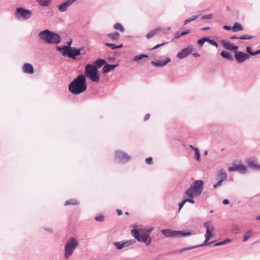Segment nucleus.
Returning <instances> with one entry per match:
<instances>
[{"label": "nucleus", "mask_w": 260, "mask_h": 260, "mask_svg": "<svg viewBox=\"0 0 260 260\" xmlns=\"http://www.w3.org/2000/svg\"><path fill=\"white\" fill-rule=\"evenodd\" d=\"M87 88L85 75L81 74L75 78L69 85V90L74 94H79Z\"/></svg>", "instance_id": "nucleus-1"}, {"label": "nucleus", "mask_w": 260, "mask_h": 260, "mask_svg": "<svg viewBox=\"0 0 260 260\" xmlns=\"http://www.w3.org/2000/svg\"><path fill=\"white\" fill-rule=\"evenodd\" d=\"M40 39L48 44H58L61 42V37L57 33L45 29L38 35Z\"/></svg>", "instance_id": "nucleus-2"}, {"label": "nucleus", "mask_w": 260, "mask_h": 260, "mask_svg": "<svg viewBox=\"0 0 260 260\" xmlns=\"http://www.w3.org/2000/svg\"><path fill=\"white\" fill-rule=\"evenodd\" d=\"M204 182L202 180L194 181L185 192V194L189 198H193L195 196L200 195L203 190Z\"/></svg>", "instance_id": "nucleus-3"}, {"label": "nucleus", "mask_w": 260, "mask_h": 260, "mask_svg": "<svg viewBox=\"0 0 260 260\" xmlns=\"http://www.w3.org/2000/svg\"><path fill=\"white\" fill-rule=\"evenodd\" d=\"M85 76L91 81L98 82L100 80V75L99 74L98 70L93 64L88 63L85 67Z\"/></svg>", "instance_id": "nucleus-4"}, {"label": "nucleus", "mask_w": 260, "mask_h": 260, "mask_svg": "<svg viewBox=\"0 0 260 260\" xmlns=\"http://www.w3.org/2000/svg\"><path fill=\"white\" fill-rule=\"evenodd\" d=\"M78 244L76 238L71 237L68 239L64 246V257L66 259H68L73 254Z\"/></svg>", "instance_id": "nucleus-5"}, {"label": "nucleus", "mask_w": 260, "mask_h": 260, "mask_svg": "<svg viewBox=\"0 0 260 260\" xmlns=\"http://www.w3.org/2000/svg\"><path fill=\"white\" fill-rule=\"evenodd\" d=\"M161 233L166 237H177L188 236L191 235V233L185 231H173L171 229H165L161 231Z\"/></svg>", "instance_id": "nucleus-6"}, {"label": "nucleus", "mask_w": 260, "mask_h": 260, "mask_svg": "<svg viewBox=\"0 0 260 260\" xmlns=\"http://www.w3.org/2000/svg\"><path fill=\"white\" fill-rule=\"evenodd\" d=\"M32 15L31 11L24 9L22 7L18 8L15 12V16L17 18L26 19L30 17Z\"/></svg>", "instance_id": "nucleus-7"}, {"label": "nucleus", "mask_w": 260, "mask_h": 260, "mask_svg": "<svg viewBox=\"0 0 260 260\" xmlns=\"http://www.w3.org/2000/svg\"><path fill=\"white\" fill-rule=\"evenodd\" d=\"M115 158L116 159H118L119 162L122 163H126L131 158L130 156L122 151H116Z\"/></svg>", "instance_id": "nucleus-8"}, {"label": "nucleus", "mask_w": 260, "mask_h": 260, "mask_svg": "<svg viewBox=\"0 0 260 260\" xmlns=\"http://www.w3.org/2000/svg\"><path fill=\"white\" fill-rule=\"evenodd\" d=\"M83 48L77 49L73 47L71 48V50L63 53L64 56H68L73 59H76L77 56L80 55L81 54V51H83Z\"/></svg>", "instance_id": "nucleus-9"}, {"label": "nucleus", "mask_w": 260, "mask_h": 260, "mask_svg": "<svg viewBox=\"0 0 260 260\" xmlns=\"http://www.w3.org/2000/svg\"><path fill=\"white\" fill-rule=\"evenodd\" d=\"M234 56L237 61L239 63H243L250 58L249 55L242 51H234Z\"/></svg>", "instance_id": "nucleus-10"}, {"label": "nucleus", "mask_w": 260, "mask_h": 260, "mask_svg": "<svg viewBox=\"0 0 260 260\" xmlns=\"http://www.w3.org/2000/svg\"><path fill=\"white\" fill-rule=\"evenodd\" d=\"M136 242L134 240H126L125 241L115 242L113 245L117 250H121L123 248L128 247Z\"/></svg>", "instance_id": "nucleus-11"}, {"label": "nucleus", "mask_w": 260, "mask_h": 260, "mask_svg": "<svg viewBox=\"0 0 260 260\" xmlns=\"http://www.w3.org/2000/svg\"><path fill=\"white\" fill-rule=\"evenodd\" d=\"M204 226L206 229L205 237L210 239L213 236L212 232L215 229L213 223L211 221H207L204 224Z\"/></svg>", "instance_id": "nucleus-12"}, {"label": "nucleus", "mask_w": 260, "mask_h": 260, "mask_svg": "<svg viewBox=\"0 0 260 260\" xmlns=\"http://www.w3.org/2000/svg\"><path fill=\"white\" fill-rule=\"evenodd\" d=\"M193 49L194 48L192 46H188L186 48H185L179 51L177 55V57L179 59L184 58L189 54L192 53Z\"/></svg>", "instance_id": "nucleus-13"}, {"label": "nucleus", "mask_w": 260, "mask_h": 260, "mask_svg": "<svg viewBox=\"0 0 260 260\" xmlns=\"http://www.w3.org/2000/svg\"><path fill=\"white\" fill-rule=\"evenodd\" d=\"M247 167L243 165H236L233 164V166L229 168L230 172L238 171L241 174H245L247 172Z\"/></svg>", "instance_id": "nucleus-14"}, {"label": "nucleus", "mask_w": 260, "mask_h": 260, "mask_svg": "<svg viewBox=\"0 0 260 260\" xmlns=\"http://www.w3.org/2000/svg\"><path fill=\"white\" fill-rule=\"evenodd\" d=\"M76 1L77 0H68L66 2L62 3L58 7L59 10L62 12L66 11L68 9V8Z\"/></svg>", "instance_id": "nucleus-15"}, {"label": "nucleus", "mask_w": 260, "mask_h": 260, "mask_svg": "<svg viewBox=\"0 0 260 260\" xmlns=\"http://www.w3.org/2000/svg\"><path fill=\"white\" fill-rule=\"evenodd\" d=\"M221 43L223 46L227 50L235 51H237V50L238 49V46L234 45L231 42L225 40H222Z\"/></svg>", "instance_id": "nucleus-16"}, {"label": "nucleus", "mask_w": 260, "mask_h": 260, "mask_svg": "<svg viewBox=\"0 0 260 260\" xmlns=\"http://www.w3.org/2000/svg\"><path fill=\"white\" fill-rule=\"evenodd\" d=\"M149 235L148 233H145L140 235L139 239H138V241L139 242H143L146 243L147 245H149L151 242V239H149Z\"/></svg>", "instance_id": "nucleus-17"}, {"label": "nucleus", "mask_w": 260, "mask_h": 260, "mask_svg": "<svg viewBox=\"0 0 260 260\" xmlns=\"http://www.w3.org/2000/svg\"><path fill=\"white\" fill-rule=\"evenodd\" d=\"M171 59L169 57H167L165 60H157L151 61V64L155 67H164L168 63L170 62Z\"/></svg>", "instance_id": "nucleus-18"}, {"label": "nucleus", "mask_w": 260, "mask_h": 260, "mask_svg": "<svg viewBox=\"0 0 260 260\" xmlns=\"http://www.w3.org/2000/svg\"><path fill=\"white\" fill-rule=\"evenodd\" d=\"M118 66V64H109L106 63L102 69V72L103 74H106L111 71L114 70Z\"/></svg>", "instance_id": "nucleus-19"}, {"label": "nucleus", "mask_w": 260, "mask_h": 260, "mask_svg": "<svg viewBox=\"0 0 260 260\" xmlns=\"http://www.w3.org/2000/svg\"><path fill=\"white\" fill-rule=\"evenodd\" d=\"M22 69L23 72L25 73L31 74L34 72L33 66L29 63L24 64Z\"/></svg>", "instance_id": "nucleus-20"}, {"label": "nucleus", "mask_w": 260, "mask_h": 260, "mask_svg": "<svg viewBox=\"0 0 260 260\" xmlns=\"http://www.w3.org/2000/svg\"><path fill=\"white\" fill-rule=\"evenodd\" d=\"M218 179L222 180V181H225L227 179V174L226 172L223 169H220L217 172Z\"/></svg>", "instance_id": "nucleus-21"}, {"label": "nucleus", "mask_w": 260, "mask_h": 260, "mask_svg": "<svg viewBox=\"0 0 260 260\" xmlns=\"http://www.w3.org/2000/svg\"><path fill=\"white\" fill-rule=\"evenodd\" d=\"M164 30V28L161 27H158L155 29L152 30L150 32L147 34L146 36V38L148 39L151 38L155 36L159 31Z\"/></svg>", "instance_id": "nucleus-22"}, {"label": "nucleus", "mask_w": 260, "mask_h": 260, "mask_svg": "<svg viewBox=\"0 0 260 260\" xmlns=\"http://www.w3.org/2000/svg\"><path fill=\"white\" fill-rule=\"evenodd\" d=\"M220 55L223 58H224L228 60H234V58L233 56L228 51H222L220 53Z\"/></svg>", "instance_id": "nucleus-23"}, {"label": "nucleus", "mask_w": 260, "mask_h": 260, "mask_svg": "<svg viewBox=\"0 0 260 260\" xmlns=\"http://www.w3.org/2000/svg\"><path fill=\"white\" fill-rule=\"evenodd\" d=\"M106 63V61L104 59L98 58L94 62V65L97 67V69L98 68H100L103 66H105Z\"/></svg>", "instance_id": "nucleus-24"}, {"label": "nucleus", "mask_w": 260, "mask_h": 260, "mask_svg": "<svg viewBox=\"0 0 260 260\" xmlns=\"http://www.w3.org/2000/svg\"><path fill=\"white\" fill-rule=\"evenodd\" d=\"M247 164L249 167L255 170H258L260 168V166L256 164L255 162L252 160H248L247 161Z\"/></svg>", "instance_id": "nucleus-25"}, {"label": "nucleus", "mask_w": 260, "mask_h": 260, "mask_svg": "<svg viewBox=\"0 0 260 260\" xmlns=\"http://www.w3.org/2000/svg\"><path fill=\"white\" fill-rule=\"evenodd\" d=\"M243 29H244V28L242 26V25L238 22H236L234 24V25L232 26V30L234 32H237L239 31H241V30H243Z\"/></svg>", "instance_id": "nucleus-26"}, {"label": "nucleus", "mask_w": 260, "mask_h": 260, "mask_svg": "<svg viewBox=\"0 0 260 260\" xmlns=\"http://www.w3.org/2000/svg\"><path fill=\"white\" fill-rule=\"evenodd\" d=\"M120 34L118 32L110 33L108 35V37L112 41H117L119 39Z\"/></svg>", "instance_id": "nucleus-27"}, {"label": "nucleus", "mask_w": 260, "mask_h": 260, "mask_svg": "<svg viewBox=\"0 0 260 260\" xmlns=\"http://www.w3.org/2000/svg\"><path fill=\"white\" fill-rule=\"evenodd\" d=\"M191 32L190 29H187L185 31H183L181 33H179V32H176L175 34L174 38L175 39L179 38L181 37L184 36L187 34H189Z\"/></svg>", "instance_id": "nucleus-28"}, {"label": "nucleus", "mask_w": 260, "mask_h": 260, "mask_svg": "<svg viewBox=\"0 0 260 260\" xmlns=\"http://www.w3.org/2000/svg\"><path fill=\"white\" fill-rule=\"evenodd\" d=\"M36 2L40 6L47 7L51 3V0H36Z\"/></svg>", "instance_id": "nucleus-29"}, {"label": "nucleus", "mask_w": 260, "mask_h": 260, "mask_svg": "<svg viewBox=\"0 0 260 260\" xmlns=\"http://www.w3.org/2000/svg\"><path fill=\"white\" fill-rule=\"evenodd\" d=\"M105 45L106 46L110 47L111 48V49H112V50H114V49H116L121 48L123 46V44H120L119 45H116L115 44H111V43H105Z\"/></svg>", "instance_id": "nucleus-30"}, {"label": "nucleus", "mask_w": 260, "mask_h": 260, "mask_svg": "<svg viewBox=\"0 0 260 260\" xmlns=\"http://www.w3.org/2000/svg\"><path fill=\"white\" fill-rule=\"evenodd\" d=\"M114 28L116 30H119L121 32H124L125 30L122 24L120 23H116L114 25Z\"/></svg>", "instance_id": "nucleus-31"}, {"label": "nucleus", "mask_w": 260, "mask_h": 260, "mask_svg": "<svg viewBox=\"0 0 260 260\" xmlns=\"http://www.w3.org/2000/svg\"><path fill=\"white\" fill-rule=\"evenodd\" d=\"M77 204H78L77 201L75 199H72L67 201L64 203V206H68L70 205H74Z\"/></svg>", "instance_id": "nucleus-32"}, {"label": "nucleus", "mask_w": 260, "mask_h": 260, "mask_svg": "<svg viewBox=\"0 0 260 260\" xmlns=\"http://www.w3.org/2000/svg\"><path fill=\"white\" fill-rule=\"evenodd\" d=\"M132 235L133 236V237L138 240V239H139L140 238V233L139 231L137 229H134L132 230L131 231Z\"/></svg>", "instance_id": "nucleus-33"}, {"label": "nucleus", "mask_w": 260, "mask_h": 260, "mask_svg": "<svg viewBox=\"0 0 260 260\" xmlns=\"http://www.w3.org/2000/svg\"><path fill=\"white\" fill-rule=\"evenodd\" d=\"M252 234V231L251 230H249L247 231L243 236V242L246 241Z\"/></svg>", "instance_id": "nucleus-34"}, {"label": "nucleus", "mask_w": 260, "mask_h": 260, "mask_svg": "<svg viewBox=\"0 0 260 260\" xmlns=\"http://www.w3.org/2000/svg\"><path fill=\"white\" fill-rule=\"evenodd\" d=\"M148 57V55L142 54H140L139 55H137V56H135L134 58L133 59V60L134 61H138L144 57Z\"/></svg>", "instance_id": "nucleus-35"}, {"label": "nucleus", "mask_w": 260, "mask_h": 260, "mask_svg": "<svg viewBox=\"0 0 260 260\" xmlns=\"http://www.w3.org/2000/svg\"><path fill=\"white\" fill-rule=\"evenodd\" d=\"M198 18V15H196V16H193L189 18L188 19H186L184 21V25H186L188 23H190V22H192V21L197 19Z\"/></svg>", "instance_id": "nucleus-36"}, {"label": "nucleus", "mask_w": 260, "mask_h": 260, "mask_svg": "<svg viewBox=\"0 0 260 260\" xmlns=\"http://www.w3.org/2000/svg\"><path fill=\"white\" fill-rule=\"evenodd\" d=\"M207 41H208L207 37L203 38L201 39H200L198 41V44L200 47H202L204 44L205 42H207Z\"/></svg>", "instance_id": "nucleus-37"}, {"label": "nucleus", "mask_w": 260, "mask_h": 260, "mask_svg": "<svg viewBox=\"0 0 260 260\" xmlns=\"http://www.w3.org/2000/svg\"><path fill=\"white\" fill-rule=\"evenodd\" d=\"M194 152H195L194 158H196V159L197 161H200L201 157H200V151H199V149L198 148H196V149H194Z\"/></svg>", "instance_id": "nucleus-38"}, {"label": "nucleus", "mask_w": 260, "mask_h": 260, "mask_svg": "<svg viewBox=\"0 0 260 260\" xmlns=\"http://www.w3.org/2000/svg\"><path fill=\"white\" fill-rule=\"evenodd\" d=\"M239 38L240 40H250L253 38V36H249L248 35H244L239 37Z\"/></svg>", "instance_id": "nucleus-39"}, {"label": "nucleus", "mask_w": 260, "mask_h": 260, "mask_svg": "<svg viewBox=\"0 0 260 260\" xmlns=\"http://www.w3.org/2000/svg\"><path fill=\"white\" fill-rule=\"evenodd\" d=\"M210 239L207 238H205V240L203 244H202L201 245H198V247H202V246H207L209 244H211L212 243H213V242H208V241Z\"/></svg>", "instance_id": "nucleus-40"}, {"label": "nucleus", "mask_w": 260, "mask_h": 260, "mask_svg": "<svg viewBox=\"0 0 260 260\" xmlns=\"http://www.w3.org/2000/svg\"><path fill=\"white\" fill-rule=\"evenodd\" d=\"M207 42L211 45L215 46L216 48L218 47V45L217 43L214 40H211L209 38H208Z\"/></svg>", "instance_id": "nucleus-41"}, {"label": "nucleus", "mask_w": 260, "mask_h": 260, "mask_svg": "<svg viewBox=\"0 0 260 260\" xmlns=\"http://www.w3.org/2000/svg\"><path fill=\"white\" fill-rule=\"evenodd\" d=\"M72 43V41L70 40L67 43V45L64 46V48L67 51H68L69 50H71V48H73V47H71V45Z\"/></svg>", "instance_id": "nucleus-42"}, {"label": "nucleus", "mask_w": 260, "mask_h": 260, "mask_svg": "<svg viewBox=\"0 0 260 260\" xmlns=\"http://www.w3.org/2000/svg\"><path fill=\"white\" fill-rule=\"evenodd\" d=\"M56 50L57 51H60L63 56V53L64 52H67L66 50L64 48V46H63L62 47L56 46Z\"/></svg>", "instance_id": "nucleus-43"}, {"label": "nucleus", "mask_w": 260, "mask_h": 260, "mask_svg": "<svg viewBox=\"0 0 260 260\" xmlns=\"http://www.w3.org/2000/svg\"><path fill=\"white\" fill-rule=\"evenodd\" d=\"M246 51L248 52V54L250 55H251V56H253V52L254 51H252V48L250 46H247L246 47Z\"/></svg>", "instance_id": "nucleus-44"}, {"label": "nucleus", "mask_w": 260, "mask_h": 260, "mask_svg": "<svg viewBox=\"0 0 260 260\" xmlns=\"http://www.w3.org/2000/svg\"><path fill=\"white\" fill-rule=\"evenodd\" d=\"M212 17H213L212 14L205 15L202 17V19H203V20L210 19H212Z\"/></svg>", "instance_id": "nucleus-45"}, {"label": "nucleus", "mask_w": 260, "mask_h": 260, "mask_svg": "<svg viewBox=\"0 0 260 260\" xmlns=\"http://www.w3.org/2000/svg\"><path fill=\"white\" fill-rule=\"evenodd\" d=\"M95 219L96 220V221H104V216L102 215H99V216H96L95 217Z\"/></svg>", "instance_id": "nucleus-46"}, {"label": "nucleus", "mask_w": 260, "mask_h": 260, "mask_svg": "<svg viewBox=\"0 0 260 260\" xmlns=\"http://www.w3.org/2000/svg\"><path fill=\"white\" fill-rule=\"evenodd\" d=\"M197 247H198V246H192V247H191L184 248L180 249L179 251V252H183V251H185V250H188L196 248H197Z\"/></svg>", "instance_id": "nucleus-47"}, {"label": "nucleus", "mask_w": 260, "mask_h": 260, "mask_svg": "<svg viewBox=\"0 0 260 260\" xmlns=\"http://www.w3.org/2000/svg\"><path fill=\"white\" fill-rule=\"evenodd\" d=\"M223 182V181H222V180H219L217 183L213 185L214 188L215 189L218 187L221 186Z\"/></svg>", "instance_id": "nucleus-48"}, {"label": "nucleus", "mask_w": 260, "mask_h": 260, "mask_svg": "<svg viewBox=\"0 0 260 260\" xmlns=\"http://www.w3.org/2000/svg\"><path fill=\"white\" fill-rule=\"evenodd\" d=\"M145 162L148 165L152 164V158L151 157H148L145 159Z\"/></svg>", "instance_id": "nucleus-49"}, {"label": "nucleus", "mask_w": 260, "mask_h": 260, "mask_svg": "<svg viewBox=\"0 0 260 260\" xmlns=\"http://www.w3.org/2000/svg\"><path fill=\"white\" fill-rule=\"evenodd\" d=\"M185 200V202L186 203V202H189L191 204H194V201L192 199V198H189V199H184Z\"/></svg>", "instance_id": "nucleus-50"}, {"label": "nucleus", "mask_w": 260, "mask_h": 260, "mask_svg": "<svg viewBox=\"0 0 260 260\" xmlns=\"http://www.w3.org/2000/svg\"><path fill=\"white\" fill-rule=\"evenodd\" d=\"M167 43H162V44H157V45H156L155 47H154L153 48H152V49H151V50H153V49H157L159 47H160V46H162L165 44H166Z\"/></svg>", "instance_id": "nucleus-51"}, {"label": "nucleus", "mask_w": 260, "mask_h": 260, "mask_svg": "<svg viewBox=\"0 0 260 260\" xmlns=\"http://www.w3.org/2000/svg\"><path fill=\"white\" fill-rule=\"evenodd\" d=\"M185 203L186 202H185V200H184L179 204V211H180V210L183 207V206H184V205L185 204Z\"/></svg>", "instance_id": "nucleus-52"}, {"label": "nucleus", "mask_w": 260, "mask_h": 260, "mask_svg": "<svg viewBox=\"0 0 260 260\" xmlns=\"http://www.w3.org/2000/svg\"><path fill=\"white\" fill-rule=\"evenodd\" d=\"M223 28L225 29V30H231L232 29V27H231V26H227V25H224Z\"/></svg>", "instance_id": "nucleus-53"}, {"label": "nucleus", "mask_w": 260, "mask_h": 260, "mask_svg": "<svg viewBox=\"0 0 260 260\" xmlns=\"http://www.w3.org/2000/svg\"><path fill=\"white\" fill-rule=\"evenodd\" d=\"M230 203L228 199H225L222 201V203L224 205H228Z\"/></svg>", "instance_id": "nucleus-54"}, {"label": "nucleus", "mask_w": 260, "mask_h": 260, "mask_svg": "<svg viewBox=\"0 0 260 260\" xmlns=\"http://www.w3.org/2000/svg\"><path fill=\"white\" fill-rule=\"evenodd\" d=\"M150 117V114H147L145 117H144V121H146Z\"/></svg>", "instance_id": "nucleus-55"}, {"label": "nucleus", "mask_w": 260, "mask_h": 260, "mask_svg": "<svg viewBox=\"0 0 260 260\" xmlns=\"http://www.w3.org/2000/svg\"><path fill=\"white\" fill-rule=\"evenodd\" d=\"M253 56L260 54V49L257 50L256 51H254Z\"/></svg>", "instance_id": "nucleus-56"}, {"label": "nucleus", "mask_w": 260, "mask_h": 260, "mask_svg": "<svg viewBox=\"0 0 260 260\" xmlns=\"http://www.w3.org/2000/svg\"><path fill=\"white\" fill-rule=\"evenodd\" d=\"M116 211L118 215L120 216L122 214V211L121 210L117 209Z\"/></svg>", "instance_id": "nucleus-57"}, {"label": "nucleus", "mask_w": 260, "mask_h": 260, "mask_svg": "<svg viewBox=\"0 0 260 260\" xmlns=\"http://www.w3.org/2000/svg\"><path fill=\"white\" fill-rule=\"evenodd\" d=\"M230 39L231 40L239 39V37H237V36H233L231 37Z\"/></svg>", "instance_id": "nucleus-58"}, {"label": "nucleus", "mask_w": 260, "mask_h": 260, "mask_svg": "<svg viewBox=\"0 0 260 260\" xmlns=\"http://www.w3.org/2000/svg\"><path fill=\"white\" fill-rule=\"evenodd\" d=\"M231 241V240L230 239H227L224 240L225 244L230 242Z\"/></svg>", "instance_id": "nucleus-59"}, {"label": "nucleus", "mask_w": 260, "mask_h": 260, "mask_svg": "<svg viewBox=\"0 0 260 260\" xmlns=\"http://www.w3.org/2000/svg\"><path fill=\"white\" fill-rule=\"evenodd\" d=\"M192 55H193V56L194 57H199L200 56V55L197 53V52H196V53H192Z\"/></svg>", "instance_id": "nucleus-60"}, {"label": "nucleus", "mask_w": 260, "mask_h": 260, "mask_svg": "<svg viewBox=\"0 0 260 260\" xmlns=\"http://www.w3.org/2000/svg\"><path fill=\"white\" fill-rule=\"evenodd\" d=\"M153 230V228L149 229L146 233H148L149 234Z\"/></svg>", "instance_id": "nucleus-61"}, {"label": "nucleus", "mask_w": 260, "mask_h": 260, "mask_svg": "<svg viewBox=\"0 0 260 260\" xmlns=\"http://www.w3.org/2000/svg\"><path fill=\"white\" fill-rule=\"evenodd\" d=\"M210 29L209 27H205L202 29V30H207Z\"/></svg>", "instance_id": "nucleus-62"}, {"label": "nucleus", "mask_w": 260, "mask_h": 260, "mask_svg": "<svg viewBox=\"0 0 260 260\" xmlns=\"http://www.w3.org/2000/svg\"><path fill=\"white\" fill-rule=\"evenodd\" d=\"M220 245H221V242H218V243H216L214 244V246H220Z\"/></svg>", "instance_id": "nucleus-63"}, {"label": "nucleus", "mask_w": 260, "mask_h": 260, "mask_svg": "<svg viewBox=\"0 0 260 260\" xmlns=\"http://www.w3.org/2000/svg\"><path fill=\"white\" fill-rule=\"evenodd\" d=\"M255 219L257 220H260V216H257L256 217Z\"/></svg>", "instance_id": "nucleus-64"}]
</instances>
